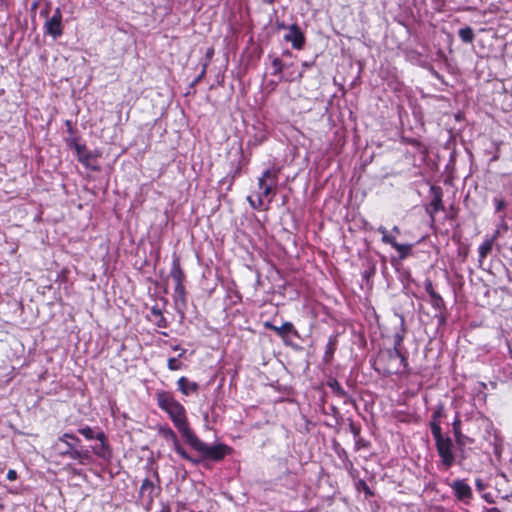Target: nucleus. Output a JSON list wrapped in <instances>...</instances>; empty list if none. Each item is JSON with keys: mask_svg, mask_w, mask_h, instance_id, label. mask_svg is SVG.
<instances>
[{"mask_svg": "<svg viewBox=\"0 0 512 512\" xmlns=\"http://www.w3.org/2000/svg\"><path fill=\"white\" fill-rule=\"evenodd\" d=\"M156 401L158 407L168 414L184 441L204 459L221 462L232 453V448L225 443L208 445L198 438L190 427L185 407L175 398L172 392L158 391Z\"/></svg>", "mask_w": 512, "mask_h": 512, "instance_id": "f257e3e1", "label": "nucleus"}, {"mask_svg": "<svg viewBox=\"0 0 512 512\" xmlns=\"http://www.w3.org/2000/svg\"><path fill=\"white\" fill-rule=\"evenodd\" d=\"M375 371L383 376L409 375L407 355L396 349H382L373 362Z\"/></svg>", "mask_w": 512, "mask_h": 512, "instance_id": "f03ea898", "label": "nucleus"}, {"mask_svg": "<svg viewBox=\"0 0 512 512\" xmlns=\"http://www.w3.org/2000/svg\"><path fill=\"white\" fill-rule=\"evenodd\" d=\"M279 174L280 168L272 167L266 169L258 178V188L260 193L258 194L257 203L252 200L251 196L247 197V200L254 209H261L263 207L264 198L270 197L268 199V203L272 202L273 197L277 193Z\"/></svg>", "mask_w": 512, "mask_h": 512, "instance_id": "7ed1b4c3", "label": "nucleus"}, {"mask_svg": "<svg viewBox=\"0 0 512 512\" xmlns=\"http://www.w3.org/2000/svg\"><path fill=\"white\" fill-rule=\"evenodd\" d=\"M170 277L175 283L173 299L178 311L184 315V310L187 308V291L185 287L186 275L181 267L180 256L173 254Z\"/></svg>", "mask_w": 512, "mask_h": 512, "instance_id": "20e7f679", "label": "nucleus"}, {"mask_svg": "<svg viewBox=\"0 0 512 512\" xmlns=\"http://www.w3.org/2000/svg\"><path fill=\"white\" fill-rule=\"evenodd\" d=\"M432 436L440 458V465L444 470H449L456 462L453 440L449 436H444L442 432L432 434Z\"/></svg>", "mask_w": 512, "mask_h": 512, "instance_id": "39448f33", "label": "nucleus"}, {"mask_svg": "<svg viewBox=\"0 0 512 512\" xmlns=\"http://www.w3.org/2000/svg\"><path fill=\"white\" fill-rule=\"evenodd\" d=\"M66 144L69 148H73L75 150L77 160L82 165L93 171L99 170V167L94 164L99 155L89 150L85 144H81L79 142V137L67 138Z\"/></svg>", "mask_w": 512, "mask_h": 512, "instance_id": "423d86ee", "label": "nucleus"}, {"mask_svg": "<svg viewBox=\"0 0 512 512\" xmlns=\"http://www.w3.org/2000/svg\"><path fill=\"white\" fill-rule=\"evenodd\" d=\"M159 434L168 442H171L173 445L174 451L184 460L198 465L200 463H205L206 461H210L209 459H204L201 455L199 458L192 457L181 445L176 433L168 426L164 425L159 428Z\"/></svg>", "mask_w": 512, "mask_h": 512, "instance_id": "0eeeda50", "label": "nucleus"}, {"mask_svg": "<svg viewBox=\"0 0 512 512\" xmlns=\"http://www.w3.org/2000/svg\"><path fill=\"white\" fill-rule=\"evenodd\" d=\"M153 477L156 482L150 478H145L143 479L139 490V499L148 506L152 505L155 497H157L161 492L160 476L157 469L153 471Z\"/></svg>", "mask_w": 512, "mask_h": 512, "instance_id": "6e6552de", "label": "nucleus"}, {"mask_svg": "<svg viewBox=\"0 0 512 512\" xmlns=\"http://www.w3.org/2000/svg\"><path fill=\"white\" fill-rule=\"evenodd\" d=\"M41 16L48 17V10H42ZM44 33L51 36L54 40L60 38L64 33L63 15L61 9L57 7L51 17L44 23Z\"/></svg>", "mask_w": 512, "mask_h": 512, "instance_id": "1a4fd4ad", "label": "nucleus"}, {"mask_svg": "<svg viewBox=\"0 0 512 512\" xmlns=\"http://www.w3.org/2000/svg\"><path fill=\"white\" fill-rule=\"evenodd\" d=\"M431 196L430 202L425 206V212L429 216L432 224L436 221V214L445 210L443 203V189L438 185H431L429 189Z\"/></svg>", "mask_w": 512, "mask_h": 512, "instance_id": "9d476101", "label": "nucleus"}, {"mask_svg": "<svg viewBox=\"0 0 512 512\" xmlns=\"http://www.w3.org/2000/svg\"><path fill=\"white\" fill-rule=\"evenodd\" d=\"M377 231L382 234V239H381L382 242L384 244L390 245L392 248H394L398 252L400 260H404L408 256L411 255L412 249H413V244L398 243L396 241L395 236L390 235L384 226L378 227Z\"/></svg>", "mask_w": 512, "mask_h": 512, "instance_id": "9b49d317", "label": "nucleus"}, {"mask_svg": "<svg viewBox=\"0 0 512 512\" xmlns=\"http://www.w3.org/2000/svg\"><path fill=\"white\" fill-rule=\"evenodd\" d=\"M449 486L458 501L468 504L473 499L472 488L465 479H455Z\"/></svg>", "mask_w": 512, "mask_h": 512, "instance_id": "f8f14e48", "label": "nucleus"}, {"mask_svg": "<svg viewBox=\"0 0 512 512\" xmlns=\"http://www.w3.org/2000/svg\"><path fill=\"white\" fill-rule=\"evenodd\" d=\"M58 443L64 445V448L59 450V455L71 459L72 452L79 449L81 440L72 433H64L58 438L56 445H58Z\"/></svg>", "mask_w": 512, "mask_h": 512, "instance_id": "ddd939ff", "label": "nucleus"}, {"mask_svg": "<svg viewBox=\"0 0 512 512\" xmlns=\"http://www.w3.org/2000/svg\"><path fill=\"white\" fill-rule=\"evenodd\" d=\"M264 327L274 331L280 338L283 339L285 344H287L286 338L288 335H293L294 337L299 338V332L292 322H284L281 326H276L273 323L266 321L264 322Z\"/></svg>", "mask_w": 512, "mask_h": 512, "instance_id": "4468645a", "label": "nucleus"}, {"mask_svg": "<svg viewBox=\"0 0 512 512\" xmlns=\"http://www.w3.org/2000/svg\"><path fill=\"white\" fill-rule=\"evenodd\" d=\"M284 40L290 42L296 50H301L305 45V35L297 24L289 26V33L284 35Z\"/></svg>", "mask_w": 512, "mask_h": 512, "instance_id": "2eb2a0df", "label": "nucleus"}, {"mask_svg": "<svg viewBox=\"0 0 512 512\" xmlns=\"http://www.w3.org/2000/svg\"><path fill=\"white\" fill-rule=\"evenodd\" d=\"M445 416V406L442 402H439L433 409L431 421L429 423L432 434L442 432L441 419L444 418Z\"/></svg>", "mask_w": 512, "mask_h": 512, "instance_id": "dca6fc26", "label": "nucleus"}, {"mask_svg": "<svg viewBox=\"0 0 512 512\" xmlns=\"http://www.w3.org/2000/svg\"><path fill=\"white\" fill-rule=\"evenodd\" d=\"M326 385L331 389L334 396L343 400L344 404H349L352 402L351 396L346 390H344L336 378L331 376L328 377Z\"/></svg>", "mask_w": 512, "mask_h": 512, "instance_id": "f3484780", "label": "nucleus"}, {"mask_svg": "<svg viewBox=\"0 0 512 512\" xmlns=\"http://www.w3.org/2000/svg\"><path fill=\"white\" fill-rule=\"evenodd\" d=\"M178 390L185 396L190 394H197L199 391V385L196 382L190 381L187 377L181 376L177 380Z\"/></svg>", "mask_w": 512, "mask_h": 512, "instance_id": "a211bd4d", "label": "nucleus"}, {"mask_svg": "<svg viewBox=\"0 0 512 512\" xmlns=\"http://www.w3.org/2000/svg\"><path fill=\"white\" fill-rule=\"evenodd\" d=\"M430 304L434 310L439 312V315L436 316L439 323H444L446 321V316L444 315L446 304L442 296L439 293L433 294V296L430 297Z\"/></svg>", "mask_w": 512, "mask_h": 512, "instance_id": "6ab92c4d", "label": "nucleus"}, {"mask_svg": "<svg viewBox=\"0 0 512 512\" xmlns=\"http://www.w3.org/2000/svg\"><path fill=\"white\" fill-rule=\"evenodd\" d=\"M337 345H338L337 335L329 336L326 347H325V352L323 355V362L325 364H329L333 360L334 354L337 350Z\"/></svg>", "mask_w": 512, "mask_h": 512, "instance_id": "aec40b11", "label": "nucleus"}, {"mask_svg": "<svg viewBox=\"0 0 512 512\" xmlns=\"http://www.w3.org/2000/svg\"><path fill=\"white\" fill-rule=\"evenodd\" d=\"M148 319L159 328L168 327V322L166 318L164 317L161 309L158 308L157 306H153L150 309V316L148 317Z\"/></svg>", "mask_w": 512, "mask_h": 512, "instance_id": "412c9836", "label": "nucleus"}, {"mask_svg": "<svg viewBox=\"0 0 512 512\" xmlns=\"http://www.w3.org/2000/svg\"><path fill=\"white\" fill-rule=\"evenodd\" d=\"M461 425H462V421L460 419V416L457 415L455 417L454 421L452 422V430H453L455 442L459 447L464 446L466 443V437L462 433Z\"/></svg>", "mask_w": 512, "mask_h": 512, "instance_id": "4be33fe9", "label": "nucleus"}, {"mask_svg": "<svg viewBox=\"0 0 512 512\" xmlns=\"http://www.w3.org/2000/svg\"><path fill=\"white\" fill-rule=\"evenodd\" d=\"M78 432L87 440L97 439L99 442H103V440L106 439V435L103 431L95 433L94 430L88 425L79 428Z\"/></svg>", "mask_w": 512, "mask_h": 512, "instance_id": "5701e85b", "label": "nucleus"}, {"mask_svg": "<svg viewBox=\"0 0 512 512\" xmlns=\"http://www.w3.org/2000/svg\"><path fill=\"white\" fill-rule=\"evenodd\" d=\"M495 236L485 239V241L479 246V263L482 264L484 259L492 252L494 245Z\"/></svg>", "mask_w": 512, "mask_h": 512, "instance_id": "b1692460", "label": "nucleus"}, {"mask_svg": "<svg viewBox=\"0 0 512 512\" xmlns=\"http://www.w3.org/2000/svg\"><path fill=\"white\" fill-rule=\"evenodd\" d=\"M93 453L103 459H107L111 456V449L108 444L107 438L103 440V442H100L99 446L92 447Z\"/></svg>", "mask_w": 512, "mask_h": 512, "instance_id": "393cba45", "label": "nucleus"}, {"mask_svg": "<svg viewBox=\"0 0 512 512\" xmlns=\"http://www.w3.org/2000/svg\"><path fill=\"white\" fill-rule=\"evenodd\" d=\"M71 459L76 460L81 465H85L91 461L92 457L89 450L78 449L72 452Z\"/></svg>", "mask_w": 512, "mask_h": 512, "instance_id": "a878e982", "label": "nucleus"}, {"mask_svg": "<svg viewBox=\"0 0 512 512\" xmlns=\"http://www.w3.org/2000/svg\"><path fill=\"white\" fill-rule=\"evenodd\" d=\"M458 35H459L460 39L462 40V42H464L466 44L473 43L474 38H475L474 31H473V29L470 26H466L464 28H461L458 31Z\"/></svg>", "mask_w": 512, "mask_h": 512, "instance_id": "bb28decb", "label": "nucleus"}, {"mask_svg": "<svg viewBox=\"0 0 512 512\" xmlns=\"http://www.w3.org/2000/svg\"><path fill=\"white\" fill-rule=\"evenodd\" d=\"M273 72L271 73L274 76H278L280 79H283V69L284 63L279 57H275L272 60Z\"/></svg>", "mask_w": 512, "mask_h": 512, "instance_id": "cd10ccee", "label": "nucleus"}, {"mask_svg": "<svg viewBox=\"0 0 512 512\" xmlns=\"http://www.w3.org/2000/svg\"><path fill=\"white\" fill-rule=\"evenodd\" d=\"M354 441H355V446H354L355 451L369 450L372 447L371 441L368 439H365L362 436L358 437Z\"/></svg>", "mask_w": 512, "mask_h": 512, "instance_id": "c85d7f7f", "label": "nucleus"}, {"mask_svg": "<svg viewBox=\"0 0 512 512\" xmlns=\"http://www.w3.org/2000/svg\"><path fill=\"white\" fill-rule=\"evenodd\" d=\"M355 487L358 491L362 490L364 492L366 499L374 496V492L371 490V488L367 485V483L363 479H359L356 482Z\"/></svg>", "mask_w": 512, "mask_h": 512, "instance_id": "c756f323", "label": "nucleus"}, {"mask_svg": "<svg viewBox=\"0 0 512 512\" xmlns=\"http://www.w3.org/2000/svg\"><path fill=\"white\" fill-rule=\"evenodd\" d=\"M349 430L352 433L354 440L361 436L362 427L360 423L354 422L351 418H348Z\"/></svg>", "mask_w": 512, "mask_h": 512, "instance_id": "7c9ffc66", "label": "nucleus"}, {"mask_svg": "<svg viewBox=\"0 0 512 512\" xmlns=\"http://www.w3.org/2000/svg\"><path fill=\"white\" fill-rule=\"evenodd\" d=\"M402 142L407 144V145H411L417 149H423L425 150V147L423 145V143L417 139V138H410V137H402Z\"/></svg>", "mask_w": 512, "mask_h": 512, "instance_id": "2f4dec72", "label": "nucleus"}, {"mask_svg": "<svg viewBox=\"0 0 512 512\" xmlns=\"http://www.w3.org/2000/svg\"><path fill=\"white\" fill-rule=\"evenodd\" d=\"M182 366H183V364H182V362L179 361V357L178 358L170 357L167 361V367L171 371L180 370L182 368Z\"/></svg>", "mask_w": 512, "mask_h": 512, "instance_id": "473e14b6", "label": "nucleus"}, {"mask_svg": "<svg viewBox=\"0 0 512 512\" xmlns=\"http://www.w3.org/2000/svg\"><path fill=\"white\" fill-rule=\"evenodd\" d=\"M494 205H495V213H500L504 211L507 207V202L502 198L495 197L493 199Z\"/></svg>", "mask_w": 512, "mask_h": 512, "instance_id": "72a5a7b5", "label": "nucleus"}, {"mask_svg": "<svg viewBox=\"0 0 512 512\" xmlns=\"http://www.w3.org/2000/svg\"><path fill=\"white\" fill-rule=\"evenodd\" d=\"M424 288L425 291L428 293V295L431 297L433 294H436L437 292L434 289V285L431 281V279L427 278L424 282Z\"/></svg>", "mask_w": 512, "mask_h": 512, "instance_id": "f704fd0d", "label": "nucleus"}, {"mask_svg": "<svg viewBox=\"0 0 512 512\" xmlns=\"http://www.w3.org/2000/svg\"><path fill=\"white\" fill-rule=\"evenodd\" d=\"M64 124H65V126H66L67 133H68L71 137H77V136L75 135V134H76V128L74 127V124H73L72 120L67 119V120H65Z\"/></svg>", "mask_w": 512, "mask_h": 512, "instance_id": "c9c22d12", "label": "nucleus"}, {"mask_svg": "<svg viewBox=\"0 0 512 512\" xmlns=\"http://www.w3.org/2000/svg\"><path fill=\"white\" fill-rule=\"evenodd\" d=\"M459 208L455 206L454 204L450 205L449 207V213L447 214V218L449 220H455L458 217Z\"/></svg>", "mask_w": 512, "mask_h": 512, "instance_id": "e433bc0d", "label": "nucleus"}, {"mask_svg": "<svg viewBox=\"0 0 512 512\" xmlns=\"http://www.w3.org/2000/svg\"><path fill=\"white\" fill-rule=\"evenodd\" d=\"M403 336L401 334H396L394 336V345L392 349H396L397 351H401L402 344H403Z\"/></svg>", "mask_w": 512, "mask_h": 512, "instance_id": "4c0bfd02", "label": "nucleus"}, {"mask_svg": "<svg viewBox=\"0 0 512 512\" xmlns=\"http://www.w3.org/2000/svg\"><path fill=\"white\" fill-rule=\"evenodd\" d=\"M213 56H214V48L210 47V48L207 49L206 54H205V58H206V62L205 63H207V65L212 60Z\"/></svg>", "mask_w": 512, "mask_h": 512, "instance_id": "58836bf2", "label": "nucleus"}, {"mask_svg": "<svg viewBox=\"0 0 512 512\" xmlns=\"http://www.w3.org/2000/svg\"><path fill=\"white\" fill-rule=\"evenodd\" d=\"M7 479L9 481H15L18 477V474L16 472V470L14 469H9L8 472H7V475H6Z\"/></svg>", "mask_w": 512, "mask_h": 512, "instance_id": "ea45409f", "label": "nucleus"}, {"mask_svg": "<svg viewBox=\"0 0 512 512\" xmlns=\"http://www.w3.org/2000/svg\"><path fill=\"white\" fill-rule=\"evenodd\" d=\"M207 67H208L207 63H204L202 66V71L198 75V77L195 79V82L200 81L204 77V75L206 74V71H207Z\"/></svg>", "mask_w": 512, "mask_h": 512, "instance_id": "a19ab883", "label": "nucleus"}, {"mask_svg": "<svg viewBox=\"0 0 512 512\" xmlns=\"http://www.w3.org/2000/svg\"><path fill=\"white\" fill-rule=\"evenodd\" d=\"M172 349H173L174 351L180 352V354L178 355V357H179V358L183 357V356H184V354H185V353H186V351H187L186 349L181 348L179 345H175V346H173V347H172Z\"/></svg>", "mask_w": 512, "mask_h": 512, "instance_id": "79ce46f5", "label": "nucleus"}, {"mask_svg": "<svg viewBox=\"0 0 512 512\" xmlns=\"http://www.w3.org/2000/svg\"><path fill=\"white\" fill-rule=\"evenodd\" d=\"M475 484H476L477 489L480 491L485 488V485L483 484V482L480 478L476 479Z\"/></svg>", "mask_w": 512, "mask_h": 512, "instance_id": "37998d69", "label": "nucleus"}, {"mask_svg": "<svg viewBox=\"0 0 512 512\" xmlns=\"http://www.w3.org/2000/svg\"><path fill=\"white\" fill-rule=\"evenodd\" d=\"M338 456L342 459L348 460V454L345 449H341V451L337 452Z\"/></svg>", "mask_w": 512, "mask_h": 512, "instance_id": "c03bdc74", "label": "nucleus"}, {"mask_svg": "<svg viewBox=\"0 0 512 512\" xmlns=\"http://www.w3.org/2000/svg\"><path fill=\"white\" fill-rule=\"evenodd\" d=\"M486 512H501V510L497 507L488 508Z\"/></svg>", "mask_w": 512, "mask_h": 512, "instance_id": "a18cd8bd", "label": "nucleus"}, {"mask_svg": "<svg viewBox=\"0 0 512 512\" xmlns=\"http://www.w3.org/2000/svg\"><path fill=\"white\" fill-rule=\"evenodd\" d=\"M392 232L395 233V234H400L401 231H400V228L398 226H394L392 228Z\"/></svg>", "mask_w": 512, "mask_h": 512, "instance_id": "49530a36", "label": "nucleus"}, {"mask_svg": "<svg viewBox=\"0 0 512 512\" xmlns=\"http://www.w3.org/2000/svg\"><path fill=\"white\" fill-rule=\"evenodd\" d=\"M277 27H278L279 29H285V28H286V25H285L283 22H282V23L277 22Z\"/></svg>", "mask_w": 512, "mask_h": 512, "instance_id": "de8ad7c7", "label": "nucleus"}, {"mask_svg": "<svg viewBox=\"0 0 512 512\" xmlns=\"http://www.w3.org/2000/svg\"><path fill=\"white\" fill-rule=\"evenodd\" d=\"M240 170H241V168H240V167H238V168L235 170V172H234V176L239 175V174H240Z\"/></svg>", "mask_w": 512, "mask_h": 512, "instance_id": "09e8293b", "label": "nucleus"}, {"mask_svg": "<svg viewBox=\"0 0 512 512\" xmlns=\"http://www.w3.org/2000/svg\"><path fill=\"white\" fill-rule=\"evenodd\" d=\"M498 159H499V155H498V154H496V155H494V156L492 157L491 161H496V160H498Z\"/></svg>", "mask_w": 512, "mask_h": 512, "instance_id": "8fccbe9b", "label": "nucleus"}, {"mask_svg": "<svg viewBox=\"0 0 512 512\" xmlns=\"http://www.w3.org/2000/svg\"><path fill=\"white\" fill-rule=\"evenodd\" d=\"M73 473L79 475V473L76 472V469H73Z\"/></svg>", "mask_w": 512, "mask_h": 512, "instance_id": "3c124183", "label": "nucleus"}, {"mask_svg": "<svg viewBox=\"0 0 512 512\" xmlns=\"http://www.w3.org/2000/svg\"><path fill=\"white\" fill-rule=\"evenodd\" d=\"M4 508V506L2 504H0V511Z\"/></svg>", "mask_w": 512, "mask_h": 512, "instance_id": "603ef678", "label": "nucleus"}, {"mask_svg": "<svg viewBox=\"0 0 512 512\" xmlns=\"http://www.w3.org/2000/svg\"><path fill=\"white\" fill-rule=\"evenodd\" d=\"M5 0H0L1 3H3Z\"/></svg>", "mask_w": 512, "mask_h": 512, "instance_id": "864d4df0", "label": "nucleus"}]
</instances>
